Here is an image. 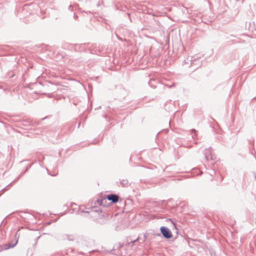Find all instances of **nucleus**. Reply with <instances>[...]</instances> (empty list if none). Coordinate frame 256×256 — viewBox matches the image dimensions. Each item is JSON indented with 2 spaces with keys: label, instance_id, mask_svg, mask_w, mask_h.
Instances as JSON below:
<instances>
[{
  "label": "nucleus",
  "instance_id": "7ed1b4c3",
  "mask_svg": "<svg viewBox=\"0 0 256 256\" xmlns=\"http://www.w3.org/2000/svg\"><path fill=\"white\" fill-rule=\"evenodd\" d=\"M104 201H106V198L102 199L100 202V204L101 205Z\"/></svg>",
  "mask_w": 256,
  "mask_h": 256
},
{
  "label": "nucleus",
  "instance_id": "f03ea898",
  "mask_svg": "<svg viewBox=\"0 0 256 256\" xmlns=\"http://www.w3.org/2000/svg\"><path fill=\"white\" fill-rule=\"evenodd\" d=\"M106 198L109 200H111L113 203H116L118 201V196L116 194L108 195Z\"/></svg>",
  "mask_w": 256,
  "mask_h": 256
},
{
  "label": "nucleus",
  "instance_id": "20e7f679",
  "mask_svg": "<svg viewBox=\"0 0 256 256\" xmlns=\"http://www.w3.org/2000/svg\"><path fill=\"white\" fill-rule=\"evenodd\" d=\"M13 246H7L6 248V249H8V248H12Z\"/></svg>",
  "mask_w": 256,
  "mask_h": 256
},
{
  "label": "nucleus",
  "instance_id": "f257e3e1",
  "mask_svg": "<svg viewBox=\"0 0 256 256\" xmlns=\"http://www.w3.org/2000/svg\"><path fill=\"white\" fill-rule=\"evenodd\" d=\"M160 232L163 236L166 238H169L172 237V234L170 230L166 227L162 226L160 228Z\"/></svg>",
  "mask_w": 256,
  "mask_h": 256
}]
</instances>
